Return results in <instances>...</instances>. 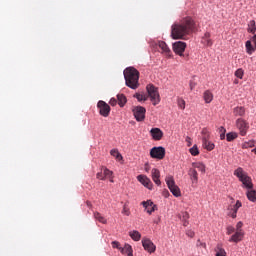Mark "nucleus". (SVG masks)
<instances>
[{"label": "nucleus", "instance_id": "obj_45", "mask_svg": "<svg viewBox=\"0 0 256 256\" xmlns=\"http://www.w3.org/2000/svg\"><path fill=\"white\" fill-rule=\"evenodd\" d=\"M109 104L112 105V107H115V105H117V99L112 98V99L109 101Z\"/></svg>", "mask_w": 256, "mask_h": 256}, {"label": "nucleus", "instance_id": "obj_10", "mask_svg": "<svg viewBox=\"0 0 256 256\" xmlns=\"http://www.w3.org/2000/svg\"><path fill=\"white\" fill-rule=\"evenodd\" d=\"M142 246L148 253H155L157 246L148 238L142 239Z\"/></svg>", "mask_w": 256, "mask_h": 256}, {"label": "nucleus", "instance_id": "obj_51", "mask_svg": "<svg viewBox=\"0 0 256 256\" xmlns=\"http://www.w3.org/2000/svg\"><path fill=\"white\" fill-rule=\"evenodd\" d=\"M204 37H205L206 39H209V38L211 37V34L205 33Z\"/></svg>", "mask_w": 256, "mask_h": 256}, {"label": "nucleus", "instance_id": "obj_48", "mask_svg": "<svg viewBox=\"0 0 256 256\" xmlns=\"http://www.w3.org/2000/svg\"><path fill=\"white\" fill-rule=\"evenodd\" d=\"M219 133H220V135H222V133H227V130L225 129V127L221 126L219 128Z\"/></svg>", "mask_w": 256, "mask_h": 256}, {"label": "nucleus", "instance_id": "obj_20", "mask_svg": "<svg viewBox=\"0 0 256 256\" xmlns=\"http://www.w3.org/2000/svg\"><path fill=\"white\" fill-rule=\"evenodd\" d=\"M188 175L192 181V183H198L199 181V174L197 173V170L195 168H190Z\"/></svg>", "mask_w": 256, "mask_h": 256}, {"label": "nucleus", "instance_id": "obj_6", "mask_svg": "<svg viewBox=\"0 0 256 256\" xmlns=\"http://www.w3.org/2000/svg\"><path fill=\"white\" fill-rule=\"evenodd\" d=\"M236 129H238L242 137H245V135H247V131H249V122L243 118H238L236 120Z\"/></svg>", "mask_w": 256, "mask_h": 256}, {"label": "nucleus", "instance_id": "obj_14", "mask_svg": "<svg viewBox=\"0 0 256 256\" xmlns=\"http://www.w3.org/2000/svg\"><path fill=\"white\" fill-rule=\"evenodd\" d=\"M150 135L154 141H161V139H163V130L160 128H152Z\"/></svg>", "mask_w": 256, "mask_h": 256}, {"label": "nucleus", "instance_id": "obj_41", "mask_svg": "<svg viewBox=\"0 0 256 256\" xmlns=\"http://www.w3.org/2000/svg\"><path fill=\"white\" fill-rule=\"evenodd\" d=\"M202 137H206V140L209 139L210 135H209V130H207V128H203L202 131Z\"/></svg>", "mask_w": 256, "mask_h": 256}, {"label": "nucleus", "instance_id": "obj_2", "mask_svg": "<svg viewBox=\"0 0 256 256\" xmlns=\"http://www.w3.org/2000/svg\"><path fill=\"white\" fill-rule=\"evenodd\" d=\"M234 175L241 181L243 187L248 189L246 193L247 199H249L252 203H256V191L253 190V182L251 177L247 175V172L243 171V168L239 167L234 171Z\"/></svg>", "mask_w": 256, "mask_h": 256}, {"label": "nucleus", "instance_id": "obj_34", "mask_svg": "<svg viewBox=\"0 0 256 256\" xmlns=\"http://www.w3.org/2000/svg\"><path fill=\"white\" fill-rule=\"evenodd\" d=\"M253 147H255V141H253V140L244 142V143L242 144V149H251V148H253Z\"/></svg>", "mask_w": 256, "mask_h": 256}, {"label": "nucleus", "instance_id": "obj_53", "mask_svg": "<svg viewBox=\"0 0 256 256\" xmlns=\"http://www.w3.org/2000/svg\"><path fill=\"white\" fill-rule=\"evenodd\" d=\"M145 171L149 172V167H146V168H145Z\"/></svg>", "mask_w": 256, "mask_h": 256}, {"label": "nucleus", "instance_id": "obj_3", "mask_svg": "<svg viewBox=\"0 0 256 256\" xmlns=\"http://www.w3.org/2000/svg\"><path fill=\"white\" fill-rule=\"evenodd\" d=\"M126 86L130 89H139V71L134 67H128L124 70Z\"/></svg>", "mask_w": 256, "mask_h": 256}, {"label": "nucleus", "instance_id": "obj_17", "mask_svg": "<svg viewBox=\"0 0 256 256\" xmlns=\"http://www.w3.org/2000/svg\"><path fill=\"white\" fill-rule=\"evenodd\" d=\"M151 173H152V180L154 181V183L158 186L161 185V180H160L161 172L159 171V169L153 168Z\"/></svg>", "mask_w": 256, "mask_h": 256}, {"label": "nucleus", "instance_id": "obj_1", "mask_svg": "<svg viewBox=\"0 0 256 256\" xmlns=\"http://www.w3.org/2000/svg\"><path fill=\"white\" fill-rule=\"evenodd\" d=\"M195 31V21L191 17H186L175 22L171 27L172 39H183L186 35H191Z\"/></svg>", "mask_w": 256, "mask_h": 256}, {"label": "nucleus", "instance_id": "obj_30", "mask_svg": "<svg viewBox=\"0 0 256 256\" xmlns=\"http://www.w3.org/2000/svg\"><path fill=\"white\" fill-rule=\"evenodd\" d=\"M215 251V256H227V252L223 249V246H221L220 244L217 245Z\"/></svg>", "mask_w": 256, "mask_h": 256}, {"label": "nucleus", "instance_id": "obj_31", "mask_svg": "<svg viewBox=\"0 0 256 256\" xmlns=\"http://www.w3.org/2000/svg\"><path fill=\"white\" fill-rule=\"evenodd\" d=\"M246 52L248 55H253L255 52V48H253V44H251V40L246 41Z\"/></svg>", "mask_w": 256, "mask_h": 256}, {"label": "nucleus", "instance_id": "obj_36", "mask_svg": "<svg viewBox=\"0 0 256 256\" xmlns=\"http://www.w3.org/2000/svg\"><path fill=\"white\" fill-rule=\"evenodd\" d=\"M192 165L194 169L201 171V173H205V166L203 163H193Z\"/></svg>", "mask_w": 256, "mask_h": 256}, {"label": "nucleus", "instance_id": "obj_25", "mask_svg": "<svg viewBox=\"0 0 256 256\" xmlns=\"http://www.w3.org/2000/svg\"><path fill=\"white\" fill-rule=\"evenodd\" d=\"M117 101L119 107H125V104L127 103V97H125V94H118Z\"/></svg>", "mask_w": 256, "mask_h": 256}, {"label": "nucleus", "instance_id": "obj_37", "mask_svg": "<svg viewBox=\"0 0 256 256\" xmlns=\"http://www.w3.org/2000/svg\"><path fill=\"white\" fill-rule=\"evenodd\" d=\"M190 153L193 155V157H197V155H199V148H197V145L190 148Z\"/></svg>", "mask_w": 256, "mask_h": 256}, {"label": "nucleus", "instance_id": "obj_24", "mask_svg": "<svg viewBox=\"0 0 256 256\" xmlns=\"http://www.w3.org/2000/svg\"><path fill=\"white\" fill-rule=\"evenodd\" d=\"M129 237H131L133 241H141V233L137 230L130 231Z\"/></svg>", "mask_w": 256, "mask_h": 256}, {"label": "nucleus", "instance_id": "obj_50", "mask_svg": "<svg viewBox=\"0 0 256 256\" xmlns=\"http://www.w3.org/2000/svg\"><path fill=\"white\" fill-rule=\"evenodd\" d=\"M208 47H211L213 45V42L211 40H207Z\"/></svg>", "mask_w": 256, "mask_h": 256}, {"label": "nucleus", "instance_id": "obj_54", "mask_svg": "<svg viewBox=\"0 0 256 256\" xmlns=\"http://www.w3.org/2000/svg\"><path fill=\"white\" fill-rule=\"evenodd\" d=\"M110 182L113 183V179H110Z\"/></svg>", "mask_w": 256, "mask_h": 256}, {"label": "nucleus", "instance_id": "obj_7", "mask_svg": "<svg viewBox=\"0 0 256 256\" xmlns=\"http://www.w3.org/2000/svg\"><path fill=\"white\" fill-rule=\"evenodd\" d=\"M97 107H98L99 113H100V115H102V117H109V114L111 113V106H109V104H107L103 100H100L97 103Z\"/></svg>", "mask_w": 256, "mask_h": 256}, {"label": "nucleus", "instance_id": "obj_38", "mask_svg": "<svg viewBox=\"0 0 256 256\" xmlns=\"http://www.w3.org/2000/svg\"><path fill=\"white\" fill-rule=\"evenodd\" d=\"M244 71L243 69L239 68L235 71V77H237L238 79H243V75H244Z\"/></svg>", "mask_w": 256, "mask_h": 256}, {"label": "nucleus", "instance_id": "obj_33", "mask_svg": "<svg viewBox=\"0 0 256 256\" xmlns=\"http://www.w3.org/2000/svg\"><path fill=\"white\" fill-rule=\"evenodd\" d=\"M237 137H239V134H237L236 132H229L228 134H226V140L228 142L235 141Z\"/></svg>", "mask_w": 256, "mask_h": 256}, {"label": "nucleus", "instance_id": "obj_23", "mask_svg": "<svg viewBox=\"0 0 256 256\" xmlns=\"http://www.w3.org/2000/svg\"><path fill=\"white\" fill-rule=\"evenodd\" d=\"M241 207H242L241 201L238 200L232 208V211H233L231 214L232 219L237 218V211H239V209H241Z\"/></svg>", "mask_w": 256, "mask_h": 256}, {"label": "nucleus", "instance_id": "obj_18", "mask_svg": "<svg viewBox=\"0 0 256 256\" xmlns=\"http://www.w3.org/2000/svg\"><path fill=\"white\" fill-rule=\"evenodd\" d=\"M202 145L207 151H213L215 149V144L209 141L207 137H202Z\"/></svg>", "mask_w": 256, "mask_h": 256}, {"label": "nucleus", "instance_id": "obj_8", "mask_svg": "<svg viewBox=\"0 0 256 256\" xmlns=\"http://www.w3.org/2000/svg\"><path fill=\"white\" fill-rule=\"evenodd\" d=\"M133 114L136 119V121H145V113H147V110L143 106H136L133 108Z\"/></svg>", "mask_w": 256, "mask_h": 256}, {"label": "nucleus", "instance_id": "obj_22", "mask_svg": "<svg viewBox=\"0 0 256 256\" xmlns=\"http://www.w3.org/2000/svg\"><path fill=\"white\" fill-rule=\"evenodd\" d=\"M234 117H245V107L238 106L233 109Z\"/></svg>", "mask_w": 256, "mask_h": 256}, {"label": "nucleus", "instance_id": "obj_43", "mask_svg": "<svg viewBox=\"0 0 256 256\" xmlns=\"http://www.w3.org/2000/svg\"><path fill=\"white\" fill-rule=\"evenodd\" d=\"M186 235L187 237L193 238L195 237V232H193L192 230H188L186 231Z\"/></svg>", "mask_w": 256, "mask_h": 256}, {"label": "nucleus", "instance_id": "obj_46", "mask_svg": "<svg viewBox=\"0 0 256 256\" xmlns=\"http://www.w3.org/2000/svg\"><path fill=\"white\" fill-rule=\"evenodd\" d=\"M190 90L193 91V89H195V87H197V83L190 81Z\"/></svg>", "mask_w": 256, "mask_h": 256}, {"label": "nucleus", "instance_id": "obj_9", "mask_svg": "<svg viewBox=\"0 0 256 256\" xmlns=\"http://www.w3.org/2000/svg\"><path fill=\"white\" fill-rule=\"evenodd\" d=\"M150 157H152V159H165V149L161 146L159 147H153L150 150Z\"/></svg>", "mask_w": 256, "mask_h": 256}, {"label": "nucleus", "instance_id": "obj_16", "mask_svg": "<svg viewBox=\"0 0 256 256\" xmlns=\"http://www.w3.org/2000/svg\"><path fill=\"white\" fill-rule=\"evenodd\" d=\"M142 205L146 209L147 213H149V215H151V213L154 211H157V205H155L151 200L143 201Z\"/></svg>", "mask_w": 256, "mask_h": 256}, {"label": "nucleus", "instance_id": "obj_55", "mask_svg": "<svg viewBox=\"0 0 256 256\" xmlns=\"http://www.w3.org/2000/svg\"><path fill=\"white\" fill-rule=\"evenodd\" d=\"M87 205H89V202H87Z\"/></svg>", "mask_w": 256, "mask_h": 256}, {"label": "nucleus", "instance_id": "obj_44", "mask_svg": "<svg viewBox=\"0 0 256 256\" xmlns=\"http://www.w3.org/2000/svg\"><path fill=\"white\" fill-rule=\"evenodd\" d=\"M112 247H113V249H121V247H119V242L118 241H113L112 242Z\"/></svg>", "mask_w": 256, "mask_h": 256}, {"label": "nucleus", "instance_id": "obj_40", "mask_svg": "<svg viewBox=\"0 0 256 256\" xmlns=\"http://www.w3.org/2000/svg\"><path fill=\"white\" fill-rule=\"evenodd\" d=\"M178 107L180 109H185V100H183V98L178 99Z\"/></svg>", "mask_w": 256, "mask_h": 256}, {"label": "nucleus", "instance_id": "obj_13", "mask_svg": "<svg viewBox=\"0 0 256 256\" xmlns=\"http://www.w3.org/2000/svg\"><path fill=\"white\" fill-rule=\"evenodd\" d=\"M137 180L139 181V183H142L147 189H153V182H151V179H149V177L145 175H138Z\"/></svg>", "mask_w": 256, "mask_h": 256}, {"label": "nucleus", "instance_id": "obj_19", "mask_svg": "<svg viewBox=\"0 0 256 256\" xmlns=\"http://www.w3.org/2000/svg\"><path fill=\"white\" fill-rule=\"evenodd\" d=\"M157 46L159 47V49H161L164 55H167L168 57L171 55V49H169V46H167V43H165L164 41H159Z\"/></svg>", "mask_w": 256, "mask_h": 256}, {"label": "nucleus", "instance_id": "obj_28", "mask_svg": "<svg viewBox=\"0 0 256 256\" xmlns=\"http://www.w3.org/2000/svg\"><path fill=\"white\" fill-rule=\"evenodd\" d=\"M135 99H137V101H147L149 99V96L145 93H136L134 94Z\"/></svg>", "mask_w": 256, "mask_h": 256}, {"label": "nucleus", "instance_id": "obj_29", "mask_svg": "<svg viewBox=\"0 0 256 256\" xmlns=\"http://www.w3.org/2000/svg\"><path fill=\"white\" fill-rule=\"evenodd\" d=\"M110 155H112V157H115V159L118 161H123V156L121 155V153H119V150L117 149H112L110 151Z\"/></svg>", "mask_w": 256, "mask_h": 256}, {"label": "nucleus", "instance_id": "obj_5", "mask_svg": "<svg viewBox=\"0 0 256 256\" xmlns=\"http://www.w3.org/2000/svg\"><path fill=\"white\" fill-rule=\"evenodd\" d=\"M165 181L172 195H174V197H181V190L179 189V186L175 185V179H173V176H167Z\"/></svg>", "mask_w": 256, "mask_h": 256}, {"label": "nucleus", "instance_id": "obj_39", "mask_svg": "<svg viewBox=\"0 0 256 256\" xmlns=\"http://www.w3.org/2000/svg\"><path fill=\"white\" fill-rule=\"evenodd\" d=\"M233 233H236V232H235V227H233V226H228L227 229H226V234H227V235H233Z\"/></svg>", "mask_w": 256, "mask_h": 256}, {"label": "nucleus", "instance_id": "obj_26", "mask_svg": "<svg viewBox=\"0 0 256 256\" xmlns=\"http://www.w3.org/2000/svg\"><path fill=\"white\" fill-rule=\"evenodd\" d=\"M203 99L205 103H211V101H213V93H211L209 90H206L203 94Z\"/></svg>", "mask_w": 256, "mask_h": 256}, {"label": "nucleus", "instance_id": "obj_35", "mask_svg": "<svg viewBox=\"0 0 256 256\" xmlns=\"http://www.w3.org/2000/svg\"><path fill=\"white\" fill-rule=\"evenodd\" d=\"M256 31V25H255V20H251L248 24V32L249 33H255Z\"/></svg>", "mask_w": 256, "mask_h": 256}, {"label": "nucleus", "instance_id": "obj_11", "mask_svg": "<svg viewBox=\"0 0 256 256\" xmlns=\"http://www.w3.org/2000/svg\"><path fill=\"white\" fill-rule=\"evenodd\" d=\"M186 47L187 44L185 42L178 41L173 44V51L180 57H183V53L185 52Z\"/></svg>", "mask_w": 256, "mask_h": 256}, {"label": "nucleus", "instance_id": "obj_42", "mask_svg": "<svg viewBox=\"0 0 256 256\" xmlns=\"http://www.w3.org/2000/svg\"><path fill=\"white\" fill-rule=\"evenodd\" d=\"M242 227H243V222H241V221L238 222L236 224V231H243Z\"/></svg>", "mask_w": 256, "mask_h": 256}, {"label": "nucleus", "instance_id": "obj_32", "mask_svg": "<svg viewBox=\"0 0 256 256\" xmlns=\"http://www.w3.org/2000/svg\"><path fill=\"white\" fill-rule=\"evenodd\" d=\"M94 219L99 221V223H103L104 225L107 223V219H105V217H103L99 212H94Z\"/></svg>", "mask_w": 256, "mask_h": 256}, {"label": "nucleus", "instance_id": "obj_52", "mask_svg": "<svg viewBox=\"0 0 256 256\" xmlns=\"http://www.w3.org/2000/svg\"><path fill=\"white\" fill-rule=\"evenodd\" d=\"M220 139H221V141H223V139H225V133L220 134Z\"/></svg>", "mask_w": 256, "mask_h": 256}, {"label": "nucleus", "instance_id": "obj_12", "mask_svg": "<svg viewBox=\"0 0 256 256\" xmlns=\"http://www.w3.org/2000/svg\"><path fill=\"white\" fill-rule=\"evenodd\" d=\"M97 179H100V181H105V179H111L113 177V171L107 169V168H102L101 172H98L96 174Z\"/></svg>", "mask_w": 256, "mask_h": 256}, {"label": "nucleus", "instance_id": "obj_27", "mask_svg": "<svg viewBox=\"0 0 256 256\" xmlns=\"http://www.w3.org/2000/svg\"><path fill=\"white\" fill-rule=\"evenodd\" d=\"M180 219L183 221L184 227H187L189 225L187 221L189 219V212H181Z\"/></svg>", "mask_w": 256, "mask_h": 256}, {"label": "nucleus", "instance_id": "obj_4", "mask_svg": "<svg viewBox=\"0 0 256 256\" xmlns=\"http://www.w3.org/2000/svg\"><path fill=\"white\" fill-rule=\"evenodd\" d=\"M147 96L150 98L151 103L155 105H159L161 103V96L159 95V89L155 87L153 84H148L146 86Z\"/></svg>", "mask_w": 256, "mask_h": 256}, {"label": "nucleus", "instance_id": "obj_49", "mask_svg": "<svg viewBox=\"0 0 256 256\" xmlns=\"http://www.w3.org/2000/svg\"><path fill=\"white\" fill-rule=\"evenodd\" d=\"M186 143H188V147H191V145H192L191 137H189V136L186 137Z\"/></svg>", "mask_w": 256, "mask_h": 256}, {"label": "nucleus", "instance_id": "obj_15", "mask_svg": "<svg viewBox=\"0 0 256 256\" xmlns=\"http://www.w3.org/2000/svg\"><path fill=\"white\" fill-rule=\"evenodd\" d=\"M245 237V232L244 231H236L230 239L229 243H240V241H243V238Z\"/></svg>", "mask_w": 256, "mask_h": 256}, {"label": "nucleus", "instance_id": "obj_21", "mask_svg": "<svg viewBox=\"0 0 256 256\" xmlns=\"http://www.w3.org/2000/svg\"><path fill=\"white\" fill-rule=\"evenodd\" d=\"M123 255L133 256V247L130 244H125L123 248H119Z\"/></svg>", "mask_w": 256, "mask_h": 256}, {"label": "nucleus", "instance_id": "obj_47", "mask_svg": "<svg viewBox=\"0 0 256 256\" xmlns=\"http://www.w3.org/2000/svg\"><path fill=\"white\" fill-rule=\"evenodd\" d=\"M122 213H123L124 215L129 216V209H128L126 206H124Z\"/></svg>", "mask_w": 256, "mask_h": 256}]
</instances>
